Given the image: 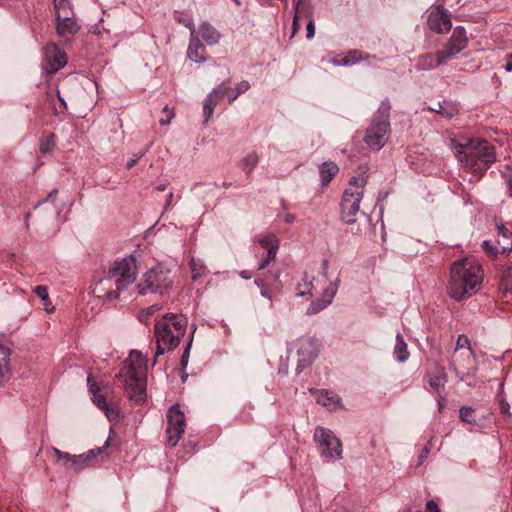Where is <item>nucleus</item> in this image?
Listing matches in <instances>:
<instances>
[{"label": "nucleus", "instance_id": "1", "mask_svg": "<svg viewBox=\"0 0 512 512\" xmlns=\"http://www.w3.org/2000/svg\"><path fill=\"white\" fill-rule=\"evenodd\" d=\"M484 280V270L480 261L474 256H466L454 261L450 268L448 295L462 301L475 295Z\"/></svg>", "mask_w": 512, "mask_h": 512}, {"label": "nucleus", "instance_id": "2", "mask_svg": "<svg viewBox=\"0 0 512 512\" xmlns=\"http://www.w3.org/2000/svg\"><path fill=\"white\" fill-rule=\"evenodd\" d=\"M146 359L138 350H132L117 377L124 384L128 399L136 405L146 400V382L143 378Z\"/></svg>", "mask_w": 512, "mask_h": 512}, {"label": "nucleus", "instance_id": "3", "mask_svg": "<svg viewBox=\"0 0 512 512\" xmlns=\"http://www.w3.org/2000/svg\"><path fill=\"white\" fill-rule=\"evenodd\" d=\"M456 156L463 167L480 176L496 161L495 147L480 138L459 144Z\"/></svg>", "mask_w": 512, "mask_h": 512}, {"label": "nucleus", "instance_id": "4", "mask_svg": "<svg viewBox=\"0 0 512 512\" xmlns=\"http://www.w3.org/2000/svg\"><path fill=\"white\" fill-rule=\"evenodd\" d=\"M188 320L182 314L167 313L158 319L154 325L157 348L153 365L157 357L176 348L183 337Z\"/></svg>", "mask_w": 512, "mask_h": 512}, {"label": "nucleus", "instance_id": "5", "mask_svg": "<svg viewBox=\"0 0 512 512\" xmlns=\"http://www.w3.org/2000/svg\"><path fill=\"white\" fill-rule=\"evenodd\" d=\"M391 104L386 98L381 101L370 125L366 129L364 142L373 151L381 150L389 140Z\"/></svg>", "mask_w": 512, "mask_h": 512}, {"label": "nucleus", "instance_id": "6", "mask_svg": "<svg viewBox=\"0 0 512 512\" xmlns=\"http://www.w3.org/2000/svg\"><path fill=\"white\" fill-rule=\"evenodd\" d=\"M135 260L133 257L123 258L114 262L113 266L109 269L108 277L100 281V285L108 286L111 288L113 285L115 290L108 291L105 296L108 299H115L118 297L120 291L126 289L136 279V273L133 270Z\"/></svg>", "mask_w": 512, "mask_h": 512}, {"label": "nucleus", "instance_id": "7", "mask_svg": "<svg viewBox=\"0 0 512 512\" xmlns=\"http://www.w3.org/2000/svg\"><path fill=\"white\" fill-rule=\"evenodd\" d=\"M173 285L171 272L165 266L158 264L146 271L141 281L136 285L140 295L166 293Z\"/></svg>", "mask_w": 512, "mask_h": 512}, {"label": "nucleus", "instance_id": "8", "mask_svg": "<svg viewBox=\"0 0 512 512\" xmlns=\"http://www.w3.org/2000/svg\"><path fill=\"white\" fill-rule=\"evenodd\" d=\"M313 438L320 448V455L322 457L342 458V443L330 429L317 427L314 431Z\"/></svg>", "mask_w": 512, "mask_h": 512}, {"label": "nucleus", "instance_id": "9", "mask_svg": "<svg viewBox=\"0 0 512 512\" xmlns=\"http://www.w3.org/2000/svg\"><path fill=\"white\" fill-rule=\"evenodd\" d=\"M167 444L175 447L185 432V415L178 404L172 405L167 412Z\"/></svg>", "mask_w": 512, "mask_h": 512}, {"label": "nucleus", "instance_id": "10", "mask_svg": "<svg viewBox=\"0 0 512 512\" xmlns=\"http://www.w3.org/2000/svg\"><path fill=\"white\" fill-rule=\"evenodd\" d=\"M297 355L296 373L300 374L317 357V340L314 337H301L293 343Z\"/></svg>", "mask_w": 512, "mask_h": 512}, {"label": "nucleus", "instance_id": "11", "mask_svg": "<svg viewBox=\"0 0 512 512\" xmlns=\"http://www.w3.org/2000/svg\"><path fill=\"white\" fill-rule=\"evenodd\" d=\"M362 198V191H353L352 188H348L344 191L341 202V219L346 224L350 225L356 222L354 217L360 210Z\"/></svg>", "mask_w": 512, "mask_h": 512}, {"label": "nucleus", "instance_id": "12", "mask_svg": "<svg viewBox=\"0 0 512 512\" xmlns=\"http://www.w3.org/2000/svg\"><path fill=\"white\" fill-rule=\"evenodd\" d=\"M468 46V37L466 30L462 26L454 28L452 35L448 39L444 48L440 50L446 61L455 58L460 52L466 49Z\"/></svg>", "mask_w": 512, "mask_h": 512}, {"label": "nucleus", "instance_id": "13", "mask_svg": "<svg viewBox=\"0 0 512 512\" xmlns=\"http://www.w3.org/2000/svg\"><path fill=\"white\" fill-rule=\"evenodd\" d=\"M109 441L110 439L108 438L102 447L90 449L79 455H73L71 470L78 473L93 466L98 461V457L103 456L106 453Z\"/></svg>", "mask_w": 512, "mask_h": 512}, {"label": "nucleus", "instance_id": "14", "mask_svg": "<svg viewBox=\"0 0 512 512\" xmlns=\"http://www.w3.org/2000/svg\"><path fill=\"white\" fill-rule=\"evenodd\" d=\"M427 25L430 30L438 34L449 32L452 27V23L448 10L443 8L441 5L431 10L428 15Z\"/></svg>", "mask_w": 512, "mask_h": 512}, {"label": "nucleus", "instance_id": "15", "mask_svg": "<svg viewBox=\"0 0 512 512\" xmlns=\"http://www.w3.org/2000/svg\"><path fill=\"white\" fill-rule=\"evenodd\" d=\"M232 88L227 82H222L218 87L214 88L205 98L203 102L204 122L207 123L213 115L214 109L220 99L227 96Z\"/></svg>", "mask_w": 512, "mask_h": 512}, {"label": "nucleus", "instance_id": "16", "mask_svg": "<svg viewBox=\"0 0 512 512\" xmlns=\"http://www.w3.org/2000/svg\"><path fill=\"white\" fill-rule=\"evenodd\" d=\"M279 272H270L269 276L255 279V285L260 289L262 297L272 300L279 292L281 285Z\"/></svg>", "mask_w": 512, "mask_h": 512}, {"label": "nucleus", "instance_id": "17", "mask_svg": "<svg viewBox=\"0 0 512 512\" xmlns=\"http://www.w3.org/2000/svg\"><path fill=\"white\" fill-rule=\"evenodd\" d=\"M45 56L47 59L45 70L49 74L57 72L67 64L65 52L54 43L46 47Z\"/></svg>", "mask_w": 512, "mask_h": 512}, {"label": "nucleus", "instance_id": "18", "mask_svg": "<svg viewBox=\"0 0 512 512\" xmlns=\"http://www.w3.org/2000/svg\"><path fill=\"white\" fill-rule=\"evenodd\" d=\"M56 33L63 43L70 44L74 41L76 35L81 30V24L77 18L57 21L55 23Z\"/></svg>", "mask_w": 512, "mask_h": 512}, {"label": "nucleus", "instance_id": "19", "mask_svg": "<svg viewBox=\"0 0 512 512\" xmlns=\"http://www.w3.org/2000/svg\"><path fill=\"white\" fill-rule=\"evenodd\" d=\"M339 284L340 278H337L334 282L330 283L329 286L323 291L322 298L311 303L307 308V314H317L324 310L328 305H330L337 293Z\"/></svg>", "mask_w": 512, "mask_h": 512}, {"label": "nucleus", "instance_id": "20", "mask_svg": "<svg viewBox=\"0 0 512 512\" xmlns=\"http://www.w3.org/2000/svg\"><path fill=\"white\" fill-rule=\"evenodd\" d=\"M426 377L430 388L435 392L440 393L444 390L447 383V375L442 366L436 364L434 369L427 373Z\"/></svg>", "mask_w": 512, "mask_h": 512}, {"label": "nucleus", "instance_id": "21", "mask_svg": "<svg viewBox=\"0 0 512 512\" xmlns=\"http://www.w3.org/2000/svg\"><path fill=\"white\" fill-rule=\"evenodd\" d=\"M295 15L293 18V35L299 29V20L301 18L311 19L313 18L312 4L310 0H297L294 2Z\"/></svg>", "mask_w": 512, "mask_h": 512}, {"label": "nucleus", "instance_id": "22", "mask_svg": "<svg viewBox=\"0 0 512 512\" xmlns=\"http://www.w3.org/2000/svg\"><path fill=\"white\" fill-rule=\"evenodd\" d=\"M447 61L440 51L436 54H424L418 57L416 69L417 70H432L441 65L446 64Z\"/></svg>", "mask_w": 512, "mask_h": 512}, {"label": "nucleus", "instance_id": "23", "mask_svg": "<svg viewBox=\"0 0 512 512\" xmlns=\"http://www.w3.org/2000/svg\"><path fill=\"white\" fill-rule=\"evenodd\" d=\"M496 244L501 254L512 251V231H510L503 223H496Z\"/></svg>", "mask_w": 512, "mask_h": 512}, {"label": "nucleus", "instance_id": "24", "mask_svg": "<svg viewBox=\"0 0 512 512\" xmlns=\"http://www.w3.org/2000/svg\"><path fill=\"white\" fill-rule=\"evenodd\" d=\"M205 47L196 36L194 29L192 28V37H190L189 46L187 49V56L190 60L200 63L206 61Z\"/></svg>", "mask_w": 512, "mask_h": 512}, {"label": "nucleus", "instance_id": "25", "mask_svg": "<svg viewBox=\"0 0 512 512\" xmlns=\"http://www.w3.org/2000/svg\"><path fill=\"white\" fill-rule=\"evenodd\" d=\"M10 356L11 349L0 343V385L6 383L11 377Z\"/></svg>", "mask_w": 512, "mask_h": 512}, {"label": "nucleus", "instance_id": "26", "mask_svg": "<svg viewBox=\"0 0 512 512\" xmlns=\"http://www.w3.org/2000/svg\"><path fill=\"white\" fill-rule=\"evenodd\" d=\"M53 4L56 22L77 18L70 0H53Z\"/></svg>", "mask_w": 512, "mask_h": 512}, {"label": "nucleus", "instance_id": "27", "mask_svg": "<svg viewBox=\"0 0 512 512\" xmlns=\"http://www.w3.org/2000/svg\"><path fill=\"white\" fill-rule=\"evenodd\" d=\"M317 403L327 408L329 411H334L341 405V399L333 392L320 390L316 392Z\"/></svg>", "mask_w": 512, "mask_h": 512}, {"label": "nucleus", "instance_id": "28", "mask_svg": "<svg viewBox=\"0 0 512 512\" xmlns=\"http://www.w3.org/2000/svg\"><path fill=\"white\" fill-rule=\"evenodd\" d=\"M463 348L468 349L467 360L470 361L471 359H474V352L471 349L469 338L465 334H460L457 338L454 354H453L452 360L450 362V368L456 372L458 371L456 353L458 350L463 349Z\"/></svg>", "mask_w": 512, "mask_h": 512}, {"label": "nucleus", "instance_id": "29", "mask_svg": "<svg viewBox=\"0 0 512 512\" xmlns=\"http://www.w3.org/2000/svg\"><path fill=\"white\" fill-rule=\"evenodd\" d=\"M198 34L208 45L217 44L221 38L220 33L208 22L200 24Z\"/></svg>", "mask_w": 512, "mask_h": 512}, {"label": "nucleus", "instance_id": "30", "mask_svg": "<svg viewBox=\"0 0 512 512\" xmlns=\"http://www.w3.org/2000/svg\"><path fill=\"white\" fill-rule=\"evenodd\" d=\"M338 172L339 168L334 162L327 161L322 163L319 167L322 186H327Z\"/></svg>", "mask_w": 512, "mask_h": 512}, {"label": "nucleus", "instance_id": "31", "mask_svg": "<svg viewBox=\"0 0 512 512\" xmlns=\"http://www.w3.org/2000/svg\"><path fill=\"white\" fill-rule=\"evenodd\" d=\"M393 354L395 359L400 363H404L409 359L410 353L407 348V343L401 333H397L396 335Z\"/></svg>", "mask_w": 512, "mask_h": 512}, {"label": "nucleus", "instance_id": "32", "mask_svg": "<svg viewBox=\"0 0 512 512\" xmlns=\"http://www.w3.org/2000/svg\"><path fill=\"white\" fill-rule=\"evenodd\" d=\"M370 56H364L361 51L354 49L350 50L341 60H332V64L336 66H348L358 63L360 60H366Z\"/></svg>", "mask_w": 512, "mask_h": 512}, {"label": "nucleus", "instance_id": "33", "mask_svg": "<svg viewBox=\"0 0 512 512\" xmlns=\"http://www.w3.org/2000/svg\"><path fill=\"white\" fill-rule=\"evenodd\" d=\"M256 241L259 245L268 250H278L279 249V239L273 233H263L256 236Z\"/></svg>", "mask_w": 512, "mask_h": 512}, {"label": "nucleus", "instance_id": "34", "mask_svg": "<svg viewBox=\"0 0 512 512\" xmlns=\"http://www.w3.org/2000/svg\"><path fill=\"white\" fill-rule=\"evenodd\" d=\"M367 168L366 167H359V174L358 176H354L350 179L349 184L350 188L353 189V191H362L364 190V187L367 184Z\"/></svg>", "mask_w": 512, "mask_h": 512}, {"label": "nucleus", "instance_id": "35", "mask_svg": "<svg viewBox=\"0 0 512 512\" xmlns=\"http://www.w3.org/2000/svg\"><path fill=\"white\" fill-rule=\"evenodd\" d=\"M259 161L258 154L256 152L248 153L241 161L242 170L250 175L253 169L257 166Z\"/></svg>", "mask_w": 512, "mask_h": 512}, {"label": "nucleus", "instance_id": "36", "mask_svg": "<svg viewBox=\"0 0 512 512\" xmlns=\"http://www.w3.org/2000/svg\"><path fill=\"white\" fill-rule=\"evenodd\" d=\"M52 452L56 456V463L62 467L71 469L73 454L63 452L60 449L53 447Z\"/></svg>", "mask_w": 512, "mask_h": 512}, {"label": "nucleus", "instance_id": "37", "mask_svg": "<svg viewBox=\"0 0 512 512\" xmlns=\"http://www.w3.org/2000/svg\"><path fill=\"white\" fill-rule=\"evenodd\" d=\"M192 279L197 281L206 274V266L200 259L192 258L190 261Z\"/></svg>", "mask_w": 512, "mask_h": 512}, {"label": "nucleus", "instance_id": "38", "mask_svg": "<svg viewBox=\"0 0 512 512\" xmlns=\"http://www.w3.org/2000/svg\"><path fill=\"white\" fill-rule=\"evenodd\" d=\"M313 280H314V277H309L308 274L305 272L303 275V283H300L298 285L297 295L304 296L307 293H309L311 291V289L313 288Z\"/></svg>", "mask_w": 512, "mask_h": 512}, {"label": "nucleus", "instance_id": "39", "mask_svg": "<svg viewBox=\"0 0 512 512\" xmlns=\"http://www.w3.org/2000/svg\"><path fill=\"white\" fill-rule=\"evenodd\" d=\"M459 416H460V419L465 423H469V424L476 423L474 410L471 407H468V406L461 407L460 411H459Z\"/></svg>", "mask_w": 512, "mask_h": 512}, {"label": "nucleus", "instance_id": "40", "mask_svg": "<svg viewBox=\"0 0 512 512\" xmlns=\"http://www.w3.org/2000/svg\"><path fill=\"white\" fill-rule=\"evenodd\" d=\"M482 248L487 256L491 258H496L499 253H501L499 247L496 243L491 240H485L482 243Z\"/></svg>", "mask_w": 512, "mask_h": 512}, {"label": "nucleus", "instance_id": "41", "mask_svg": "<svg viewBox=\"0 0 512 512\" xmlns=\"http://www.w3.org/2000/svg\"><path fill=\"white\" fill-rule=\"evenodd\" d=\"M54 146H55V135L49 134L46 138L41 139L40 152L43 154L49 153L53 150Z\"/></svg>", "mask_w": 512, "mask_h": 512}, {"label": "nucleus", "instance_id": "42", "mask_svg": "<svg viewBox=\"0 0 512 512\" xmlns=\"http://www.w3.org/2000/svg\"><path fill=\"white\" fill-rule=\"evenodd\" d=\"M278 250H268L266 257L259 263L258 270H264L275 260Z\"/></svg>", "mask_w": 512, "mask_h": 512}, {"label": "nucleus", "instance_id": "43", "mask_svg": "<svg viewBox=\"0 0 512 512\" xmlns=\"http://www.w3.org/2000/svg\"><path fill=\"white\" fill-rule=\"evenodd\" d=\"M34 293L43 301L49 302V293L48 288L43 285L36 286L34 288Z\"/></svg>", "mask_w": 512, "mask_h": 512}, {"label": "nucleus", "instance_id": "44", "mask_svg": "<svg viewBox=\"0 0 512 512\" xmlns=\"http://www.w3.org/2000/svg\"><path fill=\"white\" fill-rule=\"evenodd\" d=\"M101 411H103L110 421L117 420L119 417V411L117 408L111 407L109 405L106 406V408H103Z\"/></svg>", "mask_w": 512, "mask_h": 512}, {"label": "nucleus", "instance_id": "45", "mask_svg": "<svg viewBox=\"0 0 512 512\" xmlns=\"http://www.w3.org/2000/svg\"><path fill=\"white\" fill-rule=\"evenodd\" d=\"M92 401L100 410H102L103 408H106V406L108 405L105 397L100 393H94V396L92 397Z\"/></svg>", "mask_w": 512, "mask_h": 512}, {"label": "nucleus", "instance_id": "46", "mask_svg": "<svg viewBox=\"0 0 512 512\" xmlns=\"http://www.w3.org/2000/svg\"><path fill=\"white\" fill-rule=\"evenodd\" d=\"M149 150V146L146 147L145 149L141 150L140 152H138L134 158L130 159L127 164H126V167L128 169H131L134 165H136V163L146 154V152Z\"/></svg>", "mask_w": 512, "mask_h": 512}, {"label": "nucleus", "instance_id": "47", "mask_svg": "<svg viewBox=\"0 0 512 512\" xmlns=\"http://www.w3.org/2000/svg\"><path fill=\"white\" fill-rule=\"evenodd\" d=\"M433 439H434V437H431L430 440L424 446V448L419 456V464H422L423 461L427 458V455L430 453Z\"/></svg>", "mask_w": 512, "mask_h": 512}, {"label": "nucleus", "instance_id": "48", "mask_svg": "<svg viewBox=\"0 0 512 512\" xmlns=\"http://www.w3.org/2000/svg\"><path fill=\"white\" fill-rule=\"evenodd\" d=\"M194 332H195V328L193 329V331H192V333H191V337H190V339H189V341H188V343H187V346H186V348H185V351H184V353H183V355H182L181 364H182L183 366H185V365L187 364V359H188V357H189V352H190V347H191V345H192V340H193V334H194Z\"/></svg>", "mask_w": 512, "mask_h": 512}, {"label": "nucleus", "instance_id": "49", "mask_svg": "<svg viewBox=\"0 0 512 512\" xmlns=\"http://www.w3.org/2000/svg\"><path fill=\"white\" fill-rule=\"evenodd\" d=\"M57 195H58V190L57 189H53L49 194L48 196L46 197V199L44 200H41L39 201L36 205H35V208H38L40 205H42L44 202H55L56 199H57Z\"/></svg>", "mask_w": 512, "mask_h": 512}, {"label": "nucleus", "instance_id": "50", "mask_svg": "<svg viewBox=\"0 0 512 512\" xmlns=\"http://www.w3.org/2000/svg\"><path fill=\"white\" fill-rule=\"evenodd\" d=\"M249 88H250L249 82L246 80H243L236 85L234 90L240 96L242 93L246 92Z\"/></svg>", "mask_w": 512, "mask_h": 512}, {"label": "nucleus", "instance_id": "51", "mask_svg": "<svg viewBox=\"0 0 512 512\" xmlns=\"http://www.w3.org/2000/svg\"><path fill=\"white\" fill-rule=\"evenodd\" d=\"M306 31H307V34H306L307 39H312L315 35V25H314L313 18L308 19Z\"/></svg>", "mask_w": 512, "mask_h": 512}, {"label": "nucleus", "instance_id": "52", "mask_svg": "<svg viewBox=\"0 0 512 512\" xmlns=\"http://www.w3.org/2000/svg\"><path fill=\"white\" fill-rule=\"evenodd\" d=\"M87 382L89 385V392L91 393L92 397L94 396V393H99L100 388L95 382L92 381L91 376H88Z\"/></svg>", "mask_w": 512, "mask_h": 512}, {"label": "nucleus", "instance_id": "53", "mask_svg": "<svg viewBox=\"0 0 512 512\" xmlns=\"http://www.w3.org/2000/svg\"><path fill=\"white\" fill-rule=\"evenodd\" d=\"M426 510L428 512H440V509L437 505V503L433 500H429L426 504Z\"/></svg>", "mask_w": 512, "mask_h": 512}, {"label": "nucleus", "instance_id": "54", "mask_svg": "<svg viewBox=\"0 0 512 512\" xmlns=\"http://www.w3.org/2000/svg\"><path fill=\"white\" fill-rule=\"evenodd\" d=\"M433 111L445 116L446 118H451L453 116L452 112L446 111L440 103L438 104V109H433Z\"/></svg>", "mask_w": 512, "mask_h": 512}, {"label": "nucleus", "instance_id": "55", "mask_svg": "<svg viewBox=\"0 0 512 512\" xmlns=\"http://www.w3.org/2000/svg\"><path fill=\"white\" fill-rule=\"evenodd\" d=\"M507 194L510 198H512V175H510L506 180Z\"/></svg>", "mask_w": 512, "mask_h": 512}, {"label": "nucleus", "instance_id": "56", "mask_svg": "<svg viewBox=\"0 0 512 512\" xmlns=\"http://www.w3.org/2000/svg\"><path fill=\"white\" fill-rule=\"evenodd\" d=\"M501 412L510 415V405L505 401L501 402Z\"/></svg>", "mask_w": 512, "mask_h": 512}, {"label": "nucleus", "instance_id": "57", "mask_svg": "<svg viewBox=\"0 0 512 512\" xmlns=\"http://www.w3.org/2000/svg\"><path fill=\"white\" fill-rule=\"evenodd\" d=\"M238 94L235 92V90L232 88V91H230L228 94H227V98H228V101L229 103H232L234 100H236L238 98Z\"/></svg>", "mask_w": 512, "mask_h": 512}, {"label": "nucleus", "instance_id": "58", "mask_svg": "<svg viewBox=\"0 0 512 512\" xmlns=\"http://www.w3.org/2000/svg\"><path fill=\"white\" fill-rule=\"evenodd\" d=\"M507 58L508 62L506 63L504 68L507 72H512V54H509Z\"/></svg>", "mask_w": 512, "mask_h": 512}, {"label": "nucleus", "instance_id": "59", "mask_svg": "<svg viewBox=\"0 0 512 512\" xmlns=\"http://www.w3.org/2000/svg\"><path fill=\"white\" fill-rule=\"evenodd\" d=\"M43 305H44V308H45V311L47 313H51L55 310V307L51 304V302H43Z\"/></svg>", "mask_w": 512, "mask_h": 512}, {"label": "nucleus", "instance_id": "60", "mask_svg": "<svg viewBox=\"0 0 512 512\" xmlns=\"http://www.w3.org/2000/svg\"><path fill=\"white\" fill-rule=\"evenodd\" d=\"M160 309L159 306L157 305H152L150 307L147 308V311H146V314L147 315H153L156 311H158Z\"/></svg>", "mask_w": 512, "mask_h": 512}, {"label": "nucleus", "instance_id": "61", "mask_svg": "<svg viewBox=\"0 0 512 512\" xmlns=\"http://www.w3.org/2000/svg\"><path fill=\"white\" fill-rule=\"evenodd\" d=\"M184 25L190 30V37H192V28L195 30V26L192 20H188L184 22Z\"/></svg>", "mask_w": 512, "mask_h": 512}, {"label": "nucleus", "instance_id": "62", "mask_svg": "<svg viewBox=\"0 0 512 512\" xmlns=\"http://www.w3.org/2000/svg\"><path fill=\"white\" fill-rule=\"evenodd\" d=\"M172 198H173V193H172V192H170V193L167 195V200H166V204H165V209H167V208L171 205Z\"/></svg>", "mask_w": 512, "mask_h": 512}, {"label": "nucleus", "instance_id": "63", "mask_svg": "<svg viewBox=\"0 0 512 512\" xmlns=\"http://www.w3.org/2000/svg\"><path fill=\"white\" fill-rule=\"evenodd\" d=\"M172 117H173V113H171L167 119H160L159 122L161 125H168L170 123Z\"/></svg>", "mask_w": 512, "mask_h": 512}, {"label": "nucleus", "instance_id": "64", "mask_svg": "<svg viewBox=\"0 0 512 512\" xmlns=\"http://www.w3.org/2000/svg\"><path fill=\"white\" fill-rule=\"evenodd\" d=\"M240 276H241L243 279H245V280H248V279H250V278H251V275H250V274H249V272H248V271H246V270L241 271V272H240Z\"/></svg>", "mask_w": 512, "mask_h": 512}]
</instances>
